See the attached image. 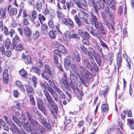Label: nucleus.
<instances>
[{
    "instance_id": "28",
    "label": "nucleus",
    "mask_w": 134,
    "mask_h": 134,
    "mask_svg": "<svg viewBox=\"0 0 134 134\" xmlns=\"http://www.w3.org/2000/svg\"><path fill=\"white\" fill-rule=\"evenodd\" d=\"M24 34L27 36H30L31 35V30L28 27H26L24 28Z\"/></svg>"
},
{
    "instance_id": "47",
    "label": "nucleus",
    "mask_w": 134,
    "mask_h": 134,
    "mask_svg": "<svg viewBox=\"0 0 134 134\" xmlns=\"http://www.w3.org/2000/svg\"><path fill=\"white\" fill-rule=\"evenodd\" d=\"M48 33L49 37L52 39L54 38L55 37L56 34H55L54 32L52 30L50 31Z\"/></svg>"
},
{
    "instance_id": "41",
    "label": "nucleus",
    "mask_w": 134,
    "mask_h": 134,
    "mask_svg": "<svg viewBox=\"0 0 134 134\" xmlns=\"http://www.w3.org/2000/svg\"><path fill=\"white\" fill-rule=\"evenodd\" d=\"M44 72L47 73L49 72L50 71L51 68L49 65L48 64H45L44 65Z\"/></svg>"
},
{
    "instance_id": "63",
    "label": "nucleus",
    "mask_w": 134,
    "mask_h": 134,
    "mask_svg": "<svg viewBox=\"0 0 134 134\" xmlns=\"http://www.w3.org/2000/svg\"><path fill=\"white\" fill-rule=\"evenodd\" d=\"M64 66L66 70H68V69H70L71 66V65L70 63L64 64Z\"/></svg>"
},
{
    "instance_id": "15",
    "label": "nucleus",
    "mask_w": 134,
    "mask_h": 134,
    "mask_svg": "<svg viewBox=\"0 0 134 134\" xmlns=\"http://www.w3.org/2000/svg\"><path fill=\"white\" fill-rule=\"evenodd\" d=\"M41 31L43 34L46 35H48V33L47 26L45 24H43L41 25Z\"/></svg>"
},
{
    "instance_id": "23",
    "label": "nucleus",
    "mask_w": 134,
    "mask_h": 134,
    "mask_svg": "<svg viewBox=\"0 0 134 134\" xmlns=\"http://www.w3.org/2000/svg\"><path fill=\"white\" fill-rule=\"evenodd\" d=\"M6 9L5 8L3 9L1 8L0 9V19H4L6 17L5 16L6 14Z\"/></svg>"
},
{
    "instance_id": "55",
    "label": "nucleus",
    "mask_w": 134,
    "mask_h": 134,
    "mask_svg": "<svg viewBox=\"0 0 134 134\" xmlns=\"http://www.w3.org/2000/svg\"><path fill=\"white\" fill-rule=\"evenodd\" d=\"M53 59L54 64H58V63L59 59L57 55L53 54Z\"/></svg>"
},
{
    "instance_id": "27",
    "label": "nucleus",
    "mask_w": 134,
    "mask_h": 134,
    "mask_svg": "<svg viewBox=\"0 0 134 134\" xmlns=\"http://www.w3.org/2000/svg\"><path fill=\"white\" fill-rule=\"evenodd\" d=\"M73 54L74 57L76 59L77 61L78 62H79L81 60V58L78 52L77 51L74 50L73 52Z\"/></svg>"
},
{
    "instance_id": "54",
    "label": "nucleus",
    "mask_w": 134,
    "mask_h": 134,
    "mask_svg": "<svg viewBox=\"0 0 134 134\" xmlns=\"http://www.w3.org/2000/svg\"><path fill=\"white\" fill-rule=\"evenodd\" d=\"M106 13L109 15V17L110 18H112L113 15V13H111L109 8L107 7L105 9Z\"/></svg>"
},
{
    "instance_id": "21",
    "label": "nucleus",
    "mask_w": 134,
    "mask_h": 134,
    "mask_svg": "<svg viewBox=\"0 0 134 134\" xmlns=\"http://www.w3.org/2000/svg\"><path fill=\"white\" fill-rule=\"evenodd\" d=\"M70 87L73 89L74 92H76L77 91H79V89L77 87V85L75 82H70Z\"/></svg>"
},
{
    "instance_id": "14",
    "label": "nucleus",
    "mask_w": 134,
    "mask_h": 134,
    "mask_svg": "<svg viewBox=\"0 0 134 134\" xmlns=\"http://www.w3.org/2000/svg\"><path fill=\"white\" fill-rule=\"evenodd\" d=\"M117 64L118 65V71L119 69L121 67L122 63V59L121 57V53L120 52L118 53L116 58Z\"/></svg>"
},
{
    "instance_id": "25",
    "label": "nucleus",
    "mask_w": 134,
    "mask_h": 134,
    "mask_svg": "<svg viewBox=\"0 0 134 134\" xmlns=\"http://www.w3.org/2000/svg\"><path fill=\"white\" fill-rule=\"evenodd\" d=\"M56 45H58L57 48L59 51L63 54H65L67 53V51L66 50L64 47L62 45H59L57 43Z\"/></svg>"
},
{
    "instance_id": "31",
    "label": "nucleus",
    "mask_w": 134,
    "mask_h": 134,
    "mask_svg": "<svg viewBox=\"0 0 134 134\" xmlns=\"http://www.w3.org/2000/svg\"><path fill=\"white\" fill-rule=\"evenodd\" d=\"M15 46V45L13 42H6L5 44V47L7 49H13Z\"/></svg>"
},
{
    "instance_id": "32",
    "label": "nucleus",
    "mask_w": 134,
    "mask_h": 134,
    "mask_svg": "<svg viewBox=\"0 0 134 134\" xmlns=\"http://www.w3.org/2000/svg\"><path fill=\"white\" fill-rule=\"evenodd\" d=\"M25 120V118H20L19 119L18 121V123L17 125L20 127H21V125L23 126L24 124V121Z\"/></svg>"
},
{
    "instance_id": "7",
    "label": "nucleus",
    "mask_w": 134,
    "mask_h": 134,
    "mask_svg": "<svg viewBox=\"0 0 134 134\" xmlns=\"http://www.w3.org/2000/svg\"><path fill=\"white\" fill-rule=\"evenodd\" d=\"M39 84L42 89L44 88L43 91L44 95L45 96L46 99H48V98H51V96L47 90V87L46 85L43 82H42L41 81L39 82Z\"/></svg>"
},
{
    "instance_id": "20",
    "label": "nucleus",
    "mask_w": 134,
    "mask_h": 134,
    "mask_svg": "<svg viewBox=\"0 0 134 134\" xmlns=\"http://www.w3.org/2000/svg\"><path fill=\"white\" fill-rule=\"evenodd\" d=\"M42 3L40 1H37L36 2L35 8L38 12L41 11L42 9Z\"/></svg>"
},
{
    "instance_id": "34",
    "label": "nucleus",
    "mask_w": 134,
    "mask_h": 134,
    "mask_svg": "<svg viewBox=\"0 0 134 134\" xmlns=\"http://www.w3.org/2000/svg\"><path fill=\"white\" fill-rule=\"evenodd\" d=\"M42 124L46 128L47 130L49 131L51 128V125L50 124L45 121L42 122Z\"/></svg>"
},
{
    "instance_id": "6",
    "label": "nucleus",
    "mask_w": 134,
    "mask_h": 134,
    "mask_svg": "<svg viewBox=\"0 0 134 134\" xmlns=\"http://www.w3.org/2000/svg\"><path fill=\"white\" fill-rule=\"evenodd\" d=\"M90 75V73L88 72L87 74H85V75H82V77H79L80 79L85 86H87L89 80L88 77L89 75Z\"/></svg>"
},
{
    "instance_id": "46",
    "label": "nucleus",
    "mask_w": 134,
    "mask_h": 134,
    "mask_svg": "<svg viewBox=\"0 0 134 134\" xmlns=\"http://www.w3.org/2000/svg\"><path fill=\"white\" fill-rule=\"evenodd\" d=\"M39 36L40 32L39 31H36L33 34L32 38L34 40H36Z\"/></svg>"
},
{
    "instance_id": "51",
    "label": "nucleus",
    "mask_w": 134,
    "mask_h": 134,
    "mask_svg": "<svg viewBox=\"0 0 134 134\" xmlns=\"http://www.w3.org/2000/svg\"><path fill=\"white\" fill-rule=\"evenodd\" d=\"M80 47L81 52L85 54H87V48H85L83 45H81Z\"/></svg>"
},
{
    "instance_id": "10",
    "label": "nucleus",
    "mask_w": 134,
    "mask_h": 134,
    "mask_svg": "<svg viewBox=\"0 0 134 134\" xmlns=\"http://www.w3.org/2000/svg\"><path fill=\"white\" fill-rule=\"evenodd\" d=\"M47 89L48 91L51 93L54 100L55 101H57L58 100V98L56 92L50 86H48Z\"/></svg>"
},
{
    "instance_id": "22",
    "label": "nucleus",
    "mask_w": 134,
    "mask_h": 134,
    "mask_svg": "<svg viewBox=\"0 0 134 134\" xmlns=\"http://www.w3.org/2000/svg\"><path fill=\"white\" fill-rule=\"evenodd\" d=\"M37 12L35 10H33L31 14V17L30 16V14L28 15V16H29V18L31 21L32 22L34 21V20L35 19L37 16Z\"/></svg>"
},
{
    "instance_id": "33",
    "label": "nucleus",
    "mask_w": 134,
    "mask_h": 134,
    "mask_svg": "<svg viewBox=\"0 0 134 134\" xmlns=\"http://www.w3.org/2000/svg\"><path fill=\"white\" fill-rule=\"evenodd\" d=\"M17 12V9L15 8H12L9 12V14L10 15H16Z\"/></svg>"
},
{
    "instance_id": "61",
    "label": "nucleus",
    "mask_w": 134,
    "mask_h": 134,
    "mask_svg": "<svg viewBox=\"0 0 134 134\" xmlns=\"http://www.w3.org/2000/svg\"><path fill=\"white\" fill-rule=\"evenodd\" d=\"M79 2L84 7H87V4L86 0H80Z\"/></svg>"
},
{
    "instance_id": "3",
    "label": "nucleus",
    "mask_w": 134,
    "mask_h": 134,
    "mask_svg": "<svg viewBox=\"0 0 134 134\" xmlns=\"http://www.w3.org/2000/svg\"><path fill=\"white\" fill-rule=\"evenodd\" d=\"M99 2L96 1L91 3L89 5L91 7H93L95 13L98 14L99 11L101 9H103L104 8V4L103 3L101 0H99Z\"/></svg>"
},
{
    "instance_id": "8",
    "label": "nucleus",
    "mask_w": 134,
    "mask_h": 134,
    "mask_svg": "<svg viewBox=\"0 0 134 134\" xmlns=\"http://www.w3.org/2000/svg\"><path fill=\"white\" fill-rule=\"evenodd\" d=\"M89 29V32L93 36L96 37L97 38L99 39L101 34L99 30L98 29H94L92 27H90Z\"/></svg>"
},
{
    "instance_id": "64",
    "label": "nucleus",
    "mask_w": 134,
    "mask_h": 134,
    "mask_svg": "<svg viewBox=\"0 0 134 134\" xmlns=\"http://www.w3.org/2000/svg\"><path fill=\"white\" fill-rule=\"evenodd\" d=\"M26 62L27 64H30L31 63L32 59L31 57L29 56H27L26 58Z\"/></svg>"
},
{
    "instance_id": "44",
    "label": "nucleus",
    "mask_w": 134,
    "mask_h": 134,
    "mask_svg": "<svg viewBox=\"0 0 134 134\" xmlns=\"http://www.w3.org/2000/svg\"><path fill=\"white\" fill-rule=\"evenodd\" d=\"M93 24L94 25L96 28L98 29L103 26L102 23L99 21H97L94 23Z\"/></svg>"
},
{
    "instance_id": "30",
    "label": "nucleus",
    "mask_w": 134,
    "mask_h": 134,
    "mask_svg": "<svg viewBox=\"0 0 134 134\" xmlns=\"http://www.w3.org/2000/svg\"><path fill=\"white\" fill-rule=\"evenodd\" d=\"M55 90L58 93L60 97L61 98L63 99H65V94H64L63 92L61 91L59 88L58 87Z\"/></svg>"
},
{
    "instance_id": "18",
    "label": "nucleus",
    "mask_w": 134,
    "mask_h": 134,
    "mask_svg": "<svg viewBox=\"0 0 134 134\" xmlns=\"http://www.w3.org/2000/svg\"><path fill=\"white\" fill-rule=\"evenodd\" d=\"M69 37L70 38H72L75 39L77 41H81V38H80L79 35L76 33H74L70 35Z\"/></svg>"
},
{
    "instance_id": "39",
    "label": "nucleus",
    "mask_w": 134,
    "mask_h": 134,
    "mask_svg": "<svg viewBox=\"0 0 134 134\" xmlns=\"http://www.w3.org/2000/svg\"><path fill=\"white\" fill-rule=\"evenodd\" d=\"M100 34L103 35L106 34L107 30L106 28H104L103 26L98 29Z\"/></svg>"
},
{
    "instance_id": "2",
    "label": "nucleus",
    "mask_w": 134,
    "mask_h": 134,
    "mask_svg": "<svg viewBox=\"0 0 134 134\" xmlns=\"http://www.w3.org/2000/svg\"><path fill=\"white\" fill-rule=\"evenodd\" d=\"M46 99L48 104L47 105V107L49 109L51 113L53 114H57L58 108L57 104L54 103V102L51 96V98Z\"/></svg>"
},
{
    "instance_id": "38",
    "label": "nucleus",
    "mask_w": 134,
    "mask_h": 134,
    "mask_svg": "<svg viewBox=\"0 0 134 134\" xmlns=\"http://www.w3.org/2000/svg\"><path fill=\"white\" fill-rule=\"evenodd\" d=\"M88 15V14L84 12L79 14V17L80 19L83 20L86 18Z\"/></svg>"
},
{
    "instance_id": "1",
    "label": "nucleus",
    "mask_w": 134,
    "mask_h": 134,
    "mask_svg": "<svg viewBox=\"0 0 134 134\" xmlns=\"http://www.w3.org/2000/svg\"><path fill=\"white\" fill-rule=\"evenodd\" d=\"M93 60L91 61L90 63L87 59L85 58L83 60L82 63L90 71H92L93 68L95 71H97L98 70V66Z\"/></svg>"
},
{
    "instance_id": "19",
    "label": "nucleus",
    "mask_w": 134,
    "mask_h": 134,
    "mask_svg": "<svg viewBox=\"0 0 134 134\" xmlns=\"http://www.w3.org/2000/svg\"><path fill=\"white\" fill-rule=\"evenodd\" d=\"M90 14L91 16L90 20V22L91 23L93 24L94 23L97 21L98 20L95 14L92 12H91Z\"/></svg>"
},
{
    "instance_id": "24",
    "label": "nucleus",
    "mask_w": 134,
    "mask_h": 134,
    "mask_svg": "<svg viewBox=\"0 0 134 134\" xmlns=\"http://www.w3.org/2000/svg\"><path fill=\"white\" fill-rule=\"evenodd\" d=\"M9 126H10V130H11L13 132V131H15V130L18 132L20 130L18 128L17 126L14 123L12 122Z\"/></svg>"
},
{
    "instance_id": "26",
    "label": "nucleus",
    "mask_w": 134,
    "mask_h": 134,
    "mask_svg": "<svg viewBox=\"0 0 134 134\" xmlns=\"http://www.w3.org/2000/svg\"><path fill=\"white\" fill-rule=\"evenodd\" d=\"M31 125L35 129L37 128L40 125L36 119H34L30 122Z\"/></svg>"
},
{
    "instance_id": "42",
    "label": "nucleus",
    "mask_w": 134,
    "mask_h": 134,
    "mask_svg": "<svg viewBox=\"0 0 134 134\" xmlns=\"http://www.w3.org/2000/svg\"><path fill=\"white\" fill-rule=\"evenodd\" d=\"M109 90V88L107 87L105 90L100 91L99 93L100 95H103L104 97H105V95L107 93Z\"/></svg>"
},
{
    "instance_id": "62",
    "label": "nucleus",
    "mask_w": 134,
    "mask_h": 134,
    "mask_svg": "<svg viewBox=\"0 0 134 134\" xmlns=\"http://www.w3.org/2000/svg\"><path fill=\"white\" fill-rule=\"evenodd\" d=\"M36 65L40 67H42L43 65V62L40 59H39L38 62L36 63Z\"/></svg>"
},
{
    "instance_id": "5",
    "label": "nucleus",
    "mask_w": 134,
    "mask_h": 134,
    "mask_svg": "<svg viewBox=\"0 0 134 134\" xmlns=\"http://www.w3.org/2000/svg\"><path fill=\"white\" fill-rule=\"evenodd\" d=\"M36 102L37 107L44 115L47 114V111L45 109L46 106L43 100L40 98H38L37 99Z\"/></svg>"
},
{
    "instance_id": "43",
    "label": "nucleus",
    "mask_w": 134,
    "mask_h": 134,
    "mask_svg": "<svg viewBox=\"0 0 134 134\" xmlns=\"http://www.w3.org/2000/svg\"><path fill=\"white\" fill-rule=\"evenodd\" d=\"M68 23L71 28H73L75 26V25L74 24L72 20L70 18L67 19Z\"/></svg>"
},
{
    "instance_id": "53",
    "label": "nucleus",
    "mask_w": 134,
    "mask_h": 134,
    "mask_svg": "<svg viewBox=\"0 0 134 134\" xmlns=\"http://www.w3.org/2000/svg\"><path fill=\"white\" fill-rule=\"evenodd\" d=\"M53 55H58L59 57H61L62 55L61 54V53H62L61 52H60V51H59L58 50H55L54 51H53Z\"/></svg>"
},
{
    "instance_id": "36",
    "label": "nucleus",
    "mask_w": 134,
    "mask_h": 134,
    "mask_svg": "<svg viewBox=\"0 0 134 134\" xmlns=\"http://www.w3.org/2000/svg\"><path fill=\"white\" fill-rule=\"evenodd\" d=\"M25 86L27 92L30 93H32L34 92V90L30 85H25Z\"/></svg>"
},
{
    "instance_id": "17",
    "label": "nucleus",
    "mask_w": 134,
    "mask_h": 134,
    "mask_svg": "<svg viewBox=\"0 0 134 134\" xmlns=\"http://www.w3.org/2000/svg\"><path fill=\"white\" fill-rule=\"evenodd\" d=\"M59 23H57L55 26L52 27V29L53 30L52 31L54 32L55 34H59L62 35V32L59 29Z\"/></svg>"
},
{
    "instance_id": "9",
    "label": "nucleus",
    "mask_w": 134,
    "mask_h": 134,
    "mask_svg": "<svg viewBox=\"0 0 134 134\" xmlns=\"http://www.w3.org/2000/svg\"><path fill=\"white\" fill-rule=\"evenodd\" d=\"M71 70L73 71L74 72L75 74L71 72L70 74V77H73V76H74L76 78V77H79L80 76L79 75V71L77 68L76 65L75 64H73L71 65Z\"/></svg>"
},
{
    "instance_id": "29",
    "label": "nucleus",
    "mask_w": 134,
    "mask_h": 134,
    "mask_svg": "<svg viewBox=\"0 0 134 134\" xmlns=\"http://www.w3.org/2000/svg\"><path fill=\"white\" fill-rule=\"evenodd\" d=\"M35 129L42 134H44L45 132V130L43 126L40 125Z\"/></svg>"
},
{
    "instance_id": "48",
    "label": "nucleus",
    "mask_w": 134,
    "mask_h": 134,
    "mask_svg": "<svg viewBox=\"0 0 134 134\" xmlns=\"http://www.w3.org/2000/svg\"><path fill=\"white\" fill-rule=\"evenodd\" d=\"M57 16L59 19H61L64 16V15L60 11L58 10L57 11Z\"/></svg>"
},
{
    "instance_id": "16",
    "label": "nucleus",
    "mask_w": 134,
    "mask_h": 134,
    "mask_svg": "<svg viewBox=\"0 0 134 134\" xmlns=\"http://www.w3.org/2000/svg\"><path fill=\"white\" fill-rule=\"evenodd\" d=\"M23 126L25 130L28 132H31L33 128L28 122L27 123H25Z\"/></svg>"
},
{
    "instance_id": "52",
    "label": "nucleus",
    "mask_w": 134,
    "mask_h": 134,
    "mask_svg": "<svg viewBox=\"0 0 134 134\" xmlns=\"http://www.w3.org/2000/svg\"><path fill=\"white\" fill-rule=\"evenodd\" d=\"M109 5L110 8L113 10H115L116 9V4L114 2V1H111L109 4Z\"/></svg>"
},
{
    "instance_id": "45",
    "label": "nucleus",
    "mask_w": 134,
    "mask_h": 134,
    "mask_svg": "<svg viewBox=\"0 0 134 134\" xmlns=\"http://www.w3.org/2000/svg\"><path fill=\"white\" fill-rule=\"evenodd\" d=\"M19 72L21 76L23 78L25 77L27 75V73L26 71L24 69H22L19 71Z\"/></svg>"
},
{
    "instance_id": "57",
    "label": "nucleus",
    "mask_w": 134,
    "mask_h": 134,
    "mask_svg": "<svg viewBox=\"0 0 134 134\" xmlns=\"http://www.w3.org/2000/svg\"><path fill=\"white\" fill-rule=\"evenodd\" d=\"M32 80L33 82L34 86L36 88L37 84V79L36 77L35 76H33L32 78Z\"/></svg>"
},
{
    "instance_id": "13",
    "label": "nucleus",
    "mask_w": 134,
    "mask_h": 134,
    "mask_svg": "<svg viewBox=\"0 0 134 134\" xmlns=\"http://www.w3.org/2000/svg\"><path fill=\"white\" fill-rule=\"evenodd\" d=\"M9 79L8 70L7 69H5L3 71V79L4 83H7Z\"/></svg>"
},
{
    "instance_id": "4",
    "label": "nucleus",
    "mask_w": 134,
    "mask_h": 134,
    "mask_svg": "<svg viewBox=\"0 0 134 134\" xmlns=\"http://www.w3.org/2000/svg\"><path fill=\"white\" fill-rule=\"evenodd\" d=\"M41 76L45 80L48 81L49 84L50 85V86H51L55 90L58 88V87H57L55 85L53 79L48 75L45 73L44 72H43L42 73ZM47 85L49 86V84L47 83Z\"/></svg>"
},
{
    "instance_id": "35",
    "label": "nucleus",
    "mask_w": 134,
    "mask_h": 134,
    "mask_svg": "<svg viewBox=\"0 0 134 134\" xmlns=\"http://www.w3.org/2000/svg\"><path fill=\"white\" fill-rule=\"evenodd\" d=\"M82 36L83 37L81 38V40L82 42H83L84 40H88L90 37L89 33L87 32H85V33Z\"/></svg>"
},
{
    "instance_id": "56",
    "label": "nucleus",
    "mask_w": 134,
    "mask_h": 134,
    "mask_svg": "<svg viewBox=\"0 0 134 134\" xmlns=\"http://www.w3.org/2000/svg\"><path fill=\"white\" fill-rule=\"evenodd\" d=\"M74 19L76 23L79 26H80L81 25L80 20L77 15H76L75 16Z\"/></svg>"
},
{
    "instance_id": "59",
    "label": "nucleus",
    "mask_w": 134,
    "mask_h": 134,
    "mask_svg": "<svg viewBox=\"0 0 134 134\" xmlns=\"http://www.w3.org/2000/svg\"><path fill=\"white\" fill-rule=\"evenodd\" d=\"M94 60L95 59L97 62V63L100 66L101 65V59L100 57L97 58V55L95 56V58H94Z\"/></svg>"
},
{
    "instance_id": "37",
    "label": "nucleus",
    "mask_w": 134,
    "mask_h": 134,
    "mask_svg": "<svg viewBox=\"0 0 134 134\" xmlns=\"http://www.w3.org/2000/svg\"><path fill=\"white\" fill-rule=\"evenodd\" d=\"M66 4L67 6V9L69 11L70 8L74 7V5H75V4L70 1L66 2Z\"/></svg>"
},
{
    "instance_id": "40",
    "label": "nucleus",
    "mask_w": 134,
    "mask_h": 134,
    "mask_svg": "<svg viewBox=\"0 0 134 134\" xmlns=\"http://www.w3.org/2000/svg\"><path fill=\"white\" fill-rule=\"evenodd\" d=\"M33 71L38 75H41L40 70L37 66H35L32 68Z\"/></svg>"
},
{
    "instance_id": "58",
    "label": "nucleus",
    "mask_w": 134,
    "mask_h": 134,
    "mask_svg": "<svg viewBox=\"0 0 134 134\" xmlns=\"http://www.w3.org/2000/svg\"><path fill=\"white\" fill-rule=\"evenodd\" d=\"M23 46L21 44H19L16 46V49L17 51H20L22 50L23 49Z\"/></svg>"
},
{
    "instance_id": "50",
    "label": "nucleus",
    "mask_w": 134,
    "mask_h": 134,
    "mask_svg": "<svg viewBox=\"0 0 134 134\" xmlns=\"http://www.w3.org/2000/svg\"><path fill=\"white\" fill-rule=\"evenodd\" d=\"M26 114L27 118L30 122L34 119L33 116L28 111H27L26 112Z\"/></svg>"
},
{
    "instance_id": "49",
    "label": "nucleus",
    "mask_w": 134,
    "mask_h": 134,
    "mask_svg": "<svg viewBox=\"0 0 134 134\" xmlns=\"http://www.w3.org/2000/svg\"><path fill=\"white\" fill-rule=\"evenodd\" d=\"M115 128V125H111L110 127L108 128L107 130V132L105 133V134H109L110 132L113 131Z\"/></svg>"
},
{
    "instance_id": "60",
    "label": "nucleus",
    "mask_w": 134,
    "mask_h": 134,
    "mask_svg": "<svg viewBox=\"0 0 134 134\" xmlns=\"http://www.w3.org/2000/svg\"><path fill=\"white\" fill-rule=\"evenodd\" d=\"M3 118L5 120L7 124L9 125L12 122L11 120H9L7 117L5 115L3 116Z\"/></svg>"
},
{
    "instance_id": "12",
    "label": "nucleus",
    "mask_w": 134,
    "mask_h": 134,
    "mask_svg": "<svg viewBox=\"0 0 134 134\" xmlns=\"http://www.w3.org/2000/svg\"><path fill=\"white\" fill-rule=\"evenodd\" d=\"M0 52L2 53V55H5L7 57H9L11 55V51H5V47L3 46L0 47Z\"/></svg>"
},
{
    "instance_id": "11",
    "label": "nucleus",
    "mask_w": 134,
    "mask_h": 134,
    "mask_svg": "<svg viewBox=\"0 0 134 134\" xmlns=\"http://www.w3.org/2000/svg\"><path fill=\"white\" fill-rule=\"evenodd\" d=\"M87 55L92 60H94V58H95V56L97 55L95 51L93 49L91 48H89L87 50Z\"/></svg>"
}]
</instances>
